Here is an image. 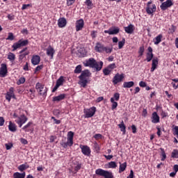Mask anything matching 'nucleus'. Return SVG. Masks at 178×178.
<instances>
[{"mask_svg":"<svg viewBox=\"0 0 178 178\" xmlns=\"http://www.w3.org/2000/svg\"><path fill=\"white\" fill-rule=\"evenodd\" d=\"M104 158H106V159H107V161H111V159L113 158V156L112 155H108V156L104 155Z\"/></svg>","mask_w":178,"mask_h":178,"instance_id":"60","label":"nucleus"},{"mask_svg":"<svg viewBox=\"0 0 178 178\" xmlns=\"http://www.w3.org/2000/svg\"><path fill=\"white\" fill-rule=\"evenodd\" d=\"M111 102L112 103L111 109L114 111L118 108V102H115V99L111 98Z\"/></svg>","mask_w":178,"mask_h":178,"instance_id":"30","label":"nucleus"},{"mask_svg":"<svg viewBox=\"0 0 178 178\" xmlns=\"http://www.w3.org/2000/svg\"><path fill=\"white\" fill-rule=\"evenodd\" d=\"M76 31H81V30H83V28L84 27V20L83 19H80L76 22Z\"/></svg>","mask_w":178,"mask_h":178,"instance_id":"12","label":"nucleus"},{"mask_svg":"<svg viewBox=\"0 0 178 178\" xmlns=\"http://www.w3.org/2000/svg\"><path fill=\"white\" fill-rule=\"evenodd\" d=\"M63 81H65L63 76H60V78L56 81V84L58 86V87H60V86H63Z\"/></svg>","mask_w":178,"mask_h":178,"instance_id":"29","label":"nucleus"},{"mask_svg":"<svg viewBox=\"0 0 178 178\" xmlns=\"http://www.w3.org/2000/svg\"><path fill=\"white\" fill-rule=\"evenodd\" d=\"M170 6H173V2L172 0H167L161 3L160 8L161 10H166V9H168V8H170Z\"/></svg>","mask_w":178,"mask_h":178,"instance_id":"11","label":"nucleus"},{"mask_svg":"<svg viewBox=\"0 0 178 178\" xmlns=\"http://www.w3.org/2000/svg\"><path fill=\"white\" fill-rule=\"evenodd\" d=\"M7 58L9 59L10 62H13L16 59V56L15 54L9 52Z\"/></svg>","mask_w":178,"mask_h":178,"instance_id":"28","label":"nucleus"},{"mask_svg":"<svg viewBox=\"0 0 178 178\" xmlns=\"http://www.w3.org/2000/svg\"><path fill=\"white\" fill-rule=\"evenodd\" d=\"M8 19L9 20H15V15H8Z\"/></svg>","mask_w":178,"mask_h":178,"instance_id":"62","label":"nucleus"},{"mask_svg":"<svg viewBox=\"0 0 178 178\" xmlns=\"http://www.w3.org/2000/svg\"><path fill=\"white\" fill-rule=\"evenodd\" d=\"M31 124H33L32 122H29L27 124H26L25 126H24L22 127V130H24V131H26V133L29 132V130L28 129H29L30 126H31Z\"/></svg>","mask_w":178,"mask_h":178,"instance_id":"35","label":"nucleus"},{"mask_svg":"<svg viewBox=\"0 0 178 178\" xmlns=\"http://www.w3.org/2000/svg\"><path fill=\"white\" fill-rule=\"evenodd\" d=\"M29 165L27 164H22L18 167V169L20 172H23L24 170H26V169H28Z\"/></svg>","mask_w":178,"mask_h":178,"instance_id":"33","label":"nucleus"},{"mask_svg":"<svg viewBox=\"0 0 178 178\" xmlns=\"http://www.w3.org/2000/svg\"><path fill=\"white\" fill-rule=\"evenodd\" d=\"M73 137H74V133L72 131H69L67 136V142L61 141L60 145H62L63 148L72 147V145H73Z\"/></svg>","mask_w":178,"mask_h":178,"instance_id":"3","label":"nucleus"},{"mask_svg":"<svg viewBox=\"0 0 178 178\" xmlns=\"http://www.w3.org/2000/svg\"><path fill=\"white\" fill-rule=\"evenodd\" d=\"M6 40H8L10 41H13L15 40V35H13V33H8V36L6 38Z\"/></svg>","mask_w":178,"mask_h":178,"instance_id":"42","label":"nucleus"},{"mask_svg":"<svg viewBox=\"0 0 178 178\" xmlns=\"http://www.w3.org/2000/svg\"><path fill=\"white\" fill-rule=\"evenodd\" d=\"M126 43V39L122 38V41L118 42V48L119 49H122L123 47H124V44Z\"/></svg>","mask_w":178,"mask_h":178,"instance_id":"34","label":"nucleus"},{"mask_svg":"<svg viewBox=\"0 0 178 178\" xmlns=\"http://www.w3.org/2000/svg\"><path fill=\"white\" fill-rule=\"evenodd\" d=\"M66 24H67V21L65 17H60L58 20V26L60 29H63V27H66Z\"/></svg>","mask_w":178,"mask_h":178,"instance_id":"14","label":"nucleus"},{"mask_svg":"<svg viewBox=\"0 0 178 178\" xmlns=\"http://www.w3.org/2000/svg\"><path fill=\"white\" fill-rule=\"evenodd\" d=\"M26 51H27V47L24 48L20 52V55H19V59H23V58H24V55H23L24 52H26Z\"/></svg>","mask_w":178,"mask_h":178,"instance_id":"44","label":"nucleus"},{"mask_svg":"<svg viewBox=\"0 0 178 178\" xmlns=\"http://www.w3.org/2000/svg\"><path fill=\"white\" fill-rule=\"evenodd\" d=\"M8 129L10 131H12L13 133H15L17 130V127L15 124L12 123V122H10L8 125Z\"/></svg>","mask_w":178,"mask_h":178,"instance_id":"21","label":"nucleus"},{"mask_svg":"<svg viewBox=\"0 0 178 178\" xmlns=\"http://www.w3.org/2000/svg\"><path fill=\"white\" fill-rule=\"evenodd\" d=\"M76 0H67V6H71V5L74 4Z\"/></svg>","mask_w":178,"mask_h":178,"instance_id":"50","label":"nucleus"},{"mask_svg":"<svg viewBox=\"0 0 178 178\" xmlns=\"http://www.w3.org/2000/svg\"><path fill=\"white\" fill-rule=\"evenodd\" d=\"M82 153L83 155H86L87 156H90V154H91V150L88 147V146L83 145L81 147Z\"/></svg>","mask_w":178,"mask_h":178,"instance_id":"15","label":"nucleus"},{"mask_svg":"<svg viewBox=\"0 0 178 178\" xmlns=\"http://www.w3.org/2000/svg\"><path fill=\"white\" fill-rule=\"evenodd\" d=\"M94 138H95L96 140H99L100 138H102V135L101 134H96L94 136Z\"/></svg>","mask_w":178,"mask_h":178,"instance_id":"51","label":"nucleus"},{"mask_svg":"<svg viewBox=\"0 0 178 178\" xmlns=\"http://www.w3.org/2000/svg\"><path fill=\"white\" fill-rule=\"evenodd\" d=\"M27 120V117H26L24 115H22L19 117H17L15 122L18 124L19 127H22V126H23V124H24Z\"/></svg>","mask_w":178,"mask_h":178,"instance_id":"9","label":"nucleus"},{"mask_svg":"<svg viewBox=\"0 0 178 178\" xmlns=\"http://www.w3.org/2000/svg\"><path fill=\"white\" fill-rule=\"evenodd\" d=\"M134 86V81H129V82H124L123 84V88H131Z\"/></svg>","mask_w":178,"mask_h":178,"instance_id":"26","label":"nucleus"},{"mask_svg":"<svg viewBox=\"0 0 178 178\" xmlns=\"http://www.w3.org/2000/svg\"><path fill=\"white\" fill-rule=\"evenodd\" d=\"M20 142L22 143V144H24V145L29 144V142L27 141V140L23 138L20 139Z\"/></svg>","mask_w":178,"mask_h":178,"instance_id":"53","label":"nucleus"},{"mask_svg":"<svg viewBox=\"0 0 178 178\" xmlns=\"http://www.w3.org/2000/svg\"><path fill=\"white\" fill-rule=\"evenodd\" d=\"M172 158H178V150L174 149L171 154Z\"/></svg>","mask_w":178,"mask_h":178,"instance_id":"41","label":"nucleus"},{"mask_svg":"<svg viewBox=\"0 0 178 178\" xmlns=\"http://www.w3.org/2000/svg\"><path fill=\"white\" fill-rule=\"evenodd\" d=\"M41 60V58L38 55L33 56L31 58V63L35 66V65H38L40 61Z\"/></svg>","mask_w":178,"mask_h":178,"instance_id":"18","label":"nucleus"},{"mask_svg":"<svg viewBox=\"0 0 178 178\" xmlns=\"http://www.w3.org/2000/svg\"><path fill=\"white\" fill-rule=\"evenodd\" d=\"M6 74H8V68H0V77H6Z\"/></svg>","mask_w":178,"mask_h":178,"instance_id":"24","label":"nucleus"},{"mask_svg":"<svg viewBox=\"0 0 178 178\" xmlns=\"http://www.w3.org/2000/svg\"><path fill=\"white\" fill-rule=\"evenodd\" d=\"M26 83V78L21 77L19 79V80L17 81V86H20V84H24Z\"/></svg>","mask_w":178,"mask_h":178,"instance_id":"38","label":"nucleus"},{"mask_svg":"<svg viewBox=\"0 0 178 178\" xmlns=\"http://www.w3.org/2000/svg\"><path fill=\"white\" fill-rule=\"evenodd\" d=\"M14 89L13 88H10L9 90V92H8L7 93L10 94V95L13 96V98H15V94L13 93Z\"/></svg>","mask_w":178,"mask_h":178,"instance_id":"55","label":"nucleus"},{"mask_svg":"<svg viewBox=\"0 0 178 178\" xmlns=\"http://www.w3.org/2000/svg\"><path fill=\"white\" fill-rule=\"evenodd\" d=\"M95 173L97 175V176H102L104 178H113V175L112 172L102 170L101 168L97 169L95 170Z\"/></svg>","mask_w":178,"mask_h":178,"instance_id":"5","label":"nucleus"},{"mask_svg":"<svg viewBox=\"0 0 178 178\" xmlns=\"http://www.w3.org/2000/svg\"><path fill=\"white\" fill-rule=\"evenodd\" d=\"M121 131H123L124 134L126 133V126L124 125V122L123 121L121 122L120 124H118Z\"/></svg>","mask_w":178,"mask_h":178,"instance_id":"32","label":"nucleus"},{"mask_svg":"<svg viewBox=\"0 0 178 178\" xmlns=\"http://www.w3.org/2000/svg\"><path fill=\"white\" fill-rule=\"evenodd\" d=\"M91 76V73L88 70H86L84 71H82L81 75L79 76V81L78 82V84L81 86V87L86 88L87 86V83H88V81L87 80L88 77H90Z\"/></svg>","mask_w":178,"mask_h":178,"instance_id":"2","label":"nucleus"},{"mask_svg":"<svg viewBox=\"0 0 178 178\" xmlns=\"http://www.w3.org/2000/svg\"><path fill=\"white\" fill-rule=\"evenodd\" d=\"M120 31V29L118 27L114 26L113 28H110L108 30L104 31L105 34H109V35H115L116 34H119Z\"/></svg>","mask_w":178,"mask_h":178,"instance_id":"10","label":"nucleus"},{"mask_svg":"<svg viewBox=\"0 0 178 178\" xmlns=\"http://www.w3.org/2000/svg\"><path fill=\"white\" fill-rule=\"evenodd\" d=\"M139 86H140V87H143V88L147 87V83L144 81H140L139 83Z\"/></svg>","mask_w":178,"mask_h":178,"instance_id":"57","label":"nucleus"},{"mask_svg":"<svg viewBox=\"0 0 178 178\" xmlns=\"http://www.w3.org/2000/svg\"><path fill=\"white\" fill-rule=\"evenodd\" d=\"M83 65L85 67H102L104 62L97 61L94 58H90L83 61Z\"/></svg>","mask_w":178,"mask_h":178,"instance_id":"1","label":"nucleus"},{"mask_svg":"<svg viewBox=\"0 0 178 178\" xmlns=\"http://www.w3.org/2000/svg\"><path fill=\"white\" fill-rule=\"evenodd\" d=\"M12 97H13V95L7 93L6 95V99H7V101H8V102H10V99H12Z\"/></svg>","mask_w":178,"mask_h":178,"instance_id":"48","label":"nucleus"},{"mask_svg":"<svg viewBox=\"0 0 178 178\" xmlns=\"http://www.w3.org/2000/svg\"><path fill=\"white\" fill-rule=\"evenodd\" d=\"M114 99V101H118L120 98V94L118 92H116L114 94L113 97H111Z\"/></svg>","mask_w":178,"mask_h":178,"instance_id":"46","label":"nucleus"},{"mask_svg":"<svg viewBox=\"0 0 178 178\" xmlns=\"http://www.w3.org/2000/svg\"><path fill=\"white\" fill-rule=\"evenodd\" d=\"M54 54H55V50L49 47L47 49V56H50L51 59L54 58Z\"/></svg>","mask_w":178,"mask_h":178,"instance_id":"20","label":"nucleus"},{"mask_svg":"<svg viewBox=\"0 0 178 178\" xmlns=\"http://www.w3.org/2000/svg\"><path fill=\"white\" fill-rule=\"evenodd\" d=\"M112 51V48L104 47V52H105L106 54H111Z\"/></svg>","mask_w":178,"mask_h":178,"instance_id":"43","label":"nucleus"},{"mask_svg":"<svg viewBox=\"0 0 178 178\" xmlns=\"http://www.w3.org/2000/svg\"><path fill=\"white\" fill-rule=\"evenodd\" d=\"M26 177V172L20 173V172H15L13 174V178H24Z\"/></svg>","mask_w":178,"mask_h":178,"instance_id":"25","label":"nucleus"},{"mask_svg":"<svg viewBox=\"0 0 178 178\" xmlns=\"http://www.w3.org/2000/svg\"><path fill=\"white\" fill-rule=\"evenodd\" d=\"M156 10V6L152 4V1H149L147 4L146 12L147 15H153L154 12Z\"/></svg>","mask_w":178,"mask_h":178,"instance_id":"8","label":"nucleus"},{"mask_svg":"<svg viewBox=\"0 0 178 178\" xmlns=\"http://www.w3.org/2000/svg\"><path fill=\"white\" fill-rule=\"evenodd\" d=\"M55 140H56V136H50V140H49L50 143H54V141H55Z\"/></svg>","mask_w":178,"mask_h":178,"instance_id":"61","label":"nucleus"},{"mask_svg":"<svg viewBox=\"0 0 178 178\" xmlns=\"http://www.w3.org/2000/svg\"><path fill=\"white\" fill-rule=\"evenodd\" d=\"M35 88L40 95H42V97H47L48 89L42 83L40 82L37 83L35 85Z\"/></svg>","mask_w":178,"mask_h":178,"instance_id":"4","label":"nucleus"},{"mask_svg":"<svg viewBox=\"0 0 178 178\" xmlns=\"http://www.w3.org/2000/svg\"><path fill=\"white\" fill-rule=\"evenodd\" d=\"M5 123V119L3 117H0V126H3Z\"/></svg>","mask_w":178,"mask_h":178,"instance_id":"58","label":"nucleus"},{"mask_svg":"<svg viewBox=\"0 0 178 178\" xmlns=\"http://www.w3.org/2000/svg\"><path fill=\"white\" fill-rule=\"evenodd\" d=\"M62 99H65V95H59L58 96H56L53 97L54 102H59V101H62Z\"/></svg>","mask_w":178,"mask_h":178,"instance_id":"22","label":"nucleus"},{"mask_svg":"<svg viewBox=\"0 0 178 178\" xmlns=\"http://www.w3.org/2000/svg\"><path fill=\"white\" fill-rule=\"evenodd\" d=\"M145 51V48L144 47V46H141L138 50L139 56H143V55H144Z\"/></svg>","mask_w":178,"mask_h":178,"instance_id":"39","label":"nucleus"},{"mask_svg":"<svg viewBox=\"0 0 178 178\" xmlns=\"http://www.w3.org/2000/svg\"><path fill=\"white\" fill-rule=\"evenodd\" d=\"M95 112H97V108L95 106H92L90 108L84 109L83 113H85V118H92L94 115H95Z\"/></svg>","mask_w":178,"mask_h":178,"instance_id":"7","label":"nucleus"},{"mask_svg":"<svg viewBox=\"0 0 178 178\" xmlns=\"http://www.w3.org/2000/svg\"><path fill=\"white\" fill-rule=\"evenodd\" d=\"M172 86L174 88H177L178 87V83H175V82H172Z\"/></svg>","mask_w":178,"mask_h":178,"instance_id":"64","label":"nucleus"},{"mask_svg":"<svg viewBox=\"0 0 178 178\" xmlns=\"http://www.w3.org/2000/svg\"><path fill=\"white\" fill-rule=\"evenodd\" d=\"M26 45H29V40H23V39H21L13 44V51H16V49H19V48H22V47H26Z\"/></svg>","mask_w":178,"mask_h":178,"instance_id":"6","label":"nucleus"},{"mask_svg":"<svg viewBox=\"0 0 178 178\" xmlns=\"http://www.w3.org/2000/svg\"><path fill=\"white\" fill-rule=\"evenodd\" d=\"M81 67H76L75 70H74V73L76 74H80V73H82L81 72Z\"/></svg>","mask_w":178,"mask_h":178,"instance_id":"54","label":"nucleus"},{"mask_svg":"<svg viewBox=\"0 0 178 178\" xmlns=\"http://www.w3.org/2000/svg\"><path fill=\"white\" fill-rule=\"evenodd\" d=\"M152 123H159V115L156 112H154L152 115Z\"/></svg>","mask_w":178,"mask_h":178,"instance_id":"19","label":"nucleus"},{"mask_svg":"<svg viewBox=\"0 0 178 178\" xmlns=\"http://www.w3.org/2000/svg\"><path fill=\"white\" fill-rule=\"evenodd\" d=\"M120 168H119V173H122V172H124L126 170V168H127V163H123L122 164L120 163Z\"/></svg>","mask_w":178,"mask_h":178,"instance_id":"27","label":"nucleus"},{"mask_svg":"<svg viewBox=\"0 0 178 178\" xmlns=\"http://www.w3.org/2000/svg\"><path fill=\"white\" fill-rule=\"evenodd\" d=\"M111 72V70H109V68H105L104 70H103V72L105 76H108V74H110Z\"/></svg>","mask_w":178,"mask_h":178,"instance_id":"47","label":"nucleus"},{"mask_svg":"<svg viewBox=\"0 0 178 178\" xmlns=\"http://www.w3.org/2000/svg\"><path fill=\"white\" fill-rule=\"evenodd\" d=\"M85 5L88 6V9H92V6H94V4L91 0H86Z\"/></svg>","mask_w":178,"mask_h":178,"instance_id":"31","label":"nucleus"},{"mask_svg":"<svg viewBox=\"0 0 178 178\" xmlns=\"http://www.w3.org/2000/svg\"><path fill=\"white\" fill-rule=\"evenodd\" d=\"M5 145H6V148L7 150L10 149V148H12V147H13V144L9 145V144L6 143Z\"/></svg>","mask_w":178,"mask_h":178,"instance_id":"59","label":"nucleus"},{"mask_svg":"<svg viewBox=\"0 0 178 178\" xmlns=\"http://www.w3.org/2000/svg\"><path fill=\"white\" fill-rule=\"evenodd\" d=\"M80 169H81V164H77V165L74 167L75 173H76V172H79V170H80Z\"/></svg>","mask_w":178,"mask_h":178,"instance_id":"49","label":"nucleus"},{"mask_svg":"<svg viewBox=\"0 0 178 178\" xmlns=\"http://www.w3.org/2000/svg\"><path fill=\"white\" fill-rule=\"evenodd\" d=\"M123 79H124V74H116L113 79V83L114 84H118V83H120V81H122Z\"/></svg>","mask_w":178,"mask_h":178,"instance_id":"13","label":"nucleus"},{"mask_svg":"<svg viewBox=\"0 0 178 178\" xmlns=\"http://www.w3.org/2000/svg\"><path fill=\"white\" fill-rule=\"evenodd\" d=\"M127 178H134V172H133V170H130V174L127 177Z\"/></svg>","mask_w":178,"mask_h":178,"instance_id":"56","label":"nucleus"},{"mask_svg":"<svg viewBox=\"0 0 178 178\" xmlns=\"http://www.w3.org/2000/svg\"><path fill=\"white\" fill-rule=\"evenodd\" d=\"M105 48V46L104 44H101L100 42H97L96 44V46L95 47V49L96 52H104V49Z\"/></svg>","mask_w":178,"mask_h":178,"instance_id":"16","label":"nucleus"},{"mask_svg":"<svg viewBox=\"0 0 178 178\" xmlns=\"http://www.w3.org/2000/svg\"><path fill=\"white\" fill-rule=\"evenodd\" d=\"M124 31L127 33V34H133L134 32V25L130 24L128 26H125Z\"/></svg>","mask_w":178,"mask_h":178,"instance_id":"17","label":"nucleus"},{"mask_svg":"<svg viewBox=\"0 0 178 178\" xmlns=\"http://www.w3.org/2000/svg\"><path fill=\"white\" fill-rule=\"evenodd\" d=\"M108 168H110L111 169H115V168H118V165H116V162L111 161L108 163Z\"/></svg>","mask_w":178,"mask_h":178,"instance_id":"37","label":"nucleus"},{"mask_svg":"<svg viewBox=\"0 0 178 178\" xmlns=\"http://www.w3.org/2000/svg\"><path fill=\"white\" fill-rule=\"evenodd\" d=\"M152 58H154V54H152V53H147V54L146 60L147 62H151V60H152Z\"/></svg>","mask_w":178,"mask_h":178,"instance_id":"36","label":"nucleus"},{"mask_svg":"<svg viewBox=\"0 0 178 178\" xmlns=\"http://www.w3.org/2000/svg\"><path fill=\"white\" fill-rule=\"evenodd\" d=\"M97 31H92L90 35L92 37V38H95L97 37Z\"/></svg>","mask_w":178,"mask_h":178,"instance_id":"52","label":"nucleus"},{"mask_svg":"<svg viewBox=\"0 0 178 178\" xmlns=\"http://www.w3.org/2000/svg\"><path fill=\"white\" fill-rule=\"evenodd\" d=\"M161 117L162 118H166L168 116V113L165 112V111H161Z\"/></svg>","mask_w":178,"mask_h":178,"instance_id":"63","label":"nucleus"},{"mask_svg":"<svg viewBox=\"0 0 178 178\" xmlns=\"http://www.w3.org/2000/svg\"><path fill=\"white\" fill-rule=\"evenodd\" d=\"M156 66H158V58H154L152 60V67H156Z\"/></svg>","mask_w":178,"mask_h":178,"instance_id":"45","label":"nucleus"},{"mask_svg":"<svg viewBox=\"0 0 178 178\" xmlns=\"http://www.w3.org/2000/svg\"><path fill=\"white\" fill-rule=\"evenodd\" d=\"M161 151V161H165L166 159V154L165 153V149H163V148H160Z\"/></svg>","mask_w":178,"mask_h":178,"instance_id":"40","label":"nucleus"},{"mask_svg":"<svg viewBox=\"0 0 178 178\" xmlns=\"http://www.w3.org/2000/svg\"><path fill=\"white\" fill-rule=\"evenodd\" d=\"M163 38V35H162V34H159V35H157L154 40V44L158 45L162 41Z\"/></svg>","mask_w":178,"mask_h":178,"instance_id":"23","label":"nucleus"}]
</instances>
